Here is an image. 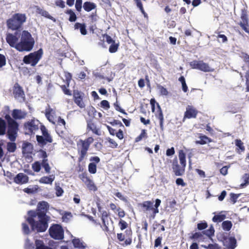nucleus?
<instances>
[{
  "label": "nucleus",
  "instance_id": "nucleus-1",
  "mask_svg": "<svg viewBox=\"0 0 249 249\" xmlns=\"http://www.w3.org/2000/svg\"><path fill=\"white\" fill-rule=\"evenodd\" d=\"M49 208L48 203L42 201L39 202L36 211L30 210L28 212V217L26 221L30 225L32 231L43 232L46 231L49 219L46 213Z\"/></svg>",
  "mask_w": 249,
  "mask_h": 249
},
{
  "label": "nucleus",
  "instance_id": "nucleus-2",
  "mask_svg": "<svg viewBox=\"0 0 249 249\" xmlns=\"http://www.w3.org/2000/svg\"><path fill=\"white\" fill-rule=\"evenodd\" d=\"M6 41L10 47L20 52H30L35 43L34 37L26 30H23L21 32H15L14 34H7Z\"/></svg>",
  "mask_w": 249,
  "mask_h": 249
},
{
  "label": "nucleus",
  "instance_id": "nucleus-3",
  "mask_svg": "<svg viewBox=\"0 0 249 249\" xmlns=\"http://www.w3.org/2000/svg\"><path fill=\"white\" fill-rule=\"evenodd\" d=\"M27 17L25 14L15 13L6 20L7 27L12 31H20Z\"/></svg>",
  "mask_w": 249,
  "mask_h": 249
},
{
  "label": "nucleus",
  "instance_id": "nucleus-4",
  "mask_svg": "<svg viewBox=\"0 0 249 249\" xmlns=\"http://www.w3.org/2000/svg\"><path fill=\"white\" fill-rule=\"evenodd\" d=\"M178 158L180 165L178 164V159L176 158L173 160L172 169L176 176H181L185 172L186 165V155L182 150L179 151Z\"/></svg>",
  "mask_w": 249,
  "mask_h": 249
},
{
  "label": "nucleus",
  "instance_id": "nucleus-5",
  "mask_svg": "<svg viewBox=\"0 0 249 249\" xmlns=\"http://www.w3.org/2000/svg\"><path fill=\"white\" fill-rule=\"evenodd\" d=\"M160 203L161 200L157 198L155 200V204L154 206L153 202L149 200L145 201L142 203L139 204V205L144 213H147L148 211H151L152 213L150 215V218L154 219L156 214L159 212L158 207L160 206Z\"/></svg>",
  "mask_w": 249,
  "mask_h": 249
},
{
  "label": "nucleus",
  "instance_id": "nucleus-6",
  "mask_svg": "<svg viewBox=\"0 0 249 249\" xmlns=\"http://www.w3.org/2000/svg\"><path fill=\"white\" fill-rule=\"evenodd\" d=\"M8 123L7 135L8 139L12 142L16 141L18 130V124L9 115L5 116Z\"/></svg>",
  "mask_w": 249,
  "mask_h": 249
},
{
  "label": "nucleus",
  "instance_id": "nucleus-7",
  "mask_svg": "<svg viewBox=\"0 0 249 249\" xmlns=\"http://www.w3.org/2000/svg\"><path fill=\"white\" fill-rule=\"evenodd\" d=\"M218 240L222 242L227 249H234L237 246L236 239L234 237H229V233L223 232L218 235Z\"/></svg>",
  "mask_w": 249,
  "mask_h": 249
},
{
  "label": "nucleus",
  "instance_id": "nucleus-8",
  "mask_svg": "<svg viewBox=\"0 0 249 249\" xmlns=\"http://www.w3.org/2000/svg\"><path fill=\"white\" fill-rule=\"evenodd\" d=\"M42 54V50L40 49L37 51L24 56L23 61L26 64H30L32 66H35L41 59Z\"/></svg>",
  "mask_w": 249,
  "mask_h": 249
},
{
  "label": "nucleus",
  "instance_id": "nucleus-9",
  "mask_svg": "<svg viewBox=\"0 0 249 249\" xmlns=\"http://www.w3.org/2000/svg\"><path fill=\"white\" fill-rule=\"evenodd\" d=\"M39 121L33 118L25 122L23 125V129L26 135H32L39 129Z\"/></svg>",
  "mask_w": 249,
  "mask_h": 249
},
{
  "label": "nucleus",
  "instance_id": "nucleus-10",
  "mask_svg": "<svg viewBox=\"0 0 249 249\" xmlns=\"http://www.w3.org/2000/svg\"><path fill=\"white\" fill-rule=\"evenodd\" d=\"M189 65L191 68L197 69L204 72L214 71V69L212 68L208 63L204 62L202 60H193L190 62Z\"/></svg>",
  "mask_w": 249,
  "mask_h": 249
},
{
  "label": "nucleus",
  "instance_id": "nucleus-11",
  "mask_svg": "<svg viewBox=\"0 0 249 249\" xmlns=\"http://www.w3.org/2000/svg\"><path fill=\"white\" fill-rule=\"evenodd\" d=\"M51 237L55 240H62L64 238V231L62 226L58 224H53L49 229Z\"/></svg>",
  "mask_w": 249,
  "mask_h": 249
},
{
  "label": "nucleus",
  "instance_id": "nucleus-12",
  "mask_svg": "<svg viewBox=\"0 0 249 249\" xmlns=\"http://www.w3.org/2000/svg\"><path fill=\"white\" fill-rule=\"evenodd\" d=\"M97 206L98 211L101 212V218L104 227L103 230L105 231L108 232L109 231L108 228L109 220H111L110 217V213L106 210L101 211V207L100 206L99 204H98Z\"/></svg>",
  "mask_w": 249,
  "mask_h": 249
},
{
  "label": "nucleus",
  "instance_id": "nucleus-13",
  "mask_svg": "<svg viewBox=\"0 0 249 249\" xmlns=\"http://www.w3.org/2000/svg\"><path fill=\"white\" fill-rule=\"evenodd\" d=\"M79 178L85 184L89 190L93 191L97 190V187L93 181L89 178L86 172L80 174Z\"/></svg>",
  "mask_w": 249,
  "mask_h": 249
},
{
  "label": "nucleus",
  "instance_id": "nucleus-14",
  "mask_svg": "<svg viewBox=\"0 0 249 249\" xmlns=\"http://www.w3.org/2000/svg\"><path fill=\"white\" fill-rule=\"evenodd\" d=\"M13 93L14 97L20 102H23L25 101L26 98L24 90L18 83H15L13 87Z\"/></svg>",
  "mask_w": 249,
  "mask_h": 249
},
{
  "label": "nucleus",
  "instance_id": "nucleus-15",
  "mask_svg": "<svg viewBox=\"0 0 249 249\" xmlns=\"http://www.w3.org/2000/svg\"><path fill=\"white\" fill-rule=\"evenodd\" d=\"M84 93L77 90H74L73 92V100L75 104L81 108L85 107V104L83 101Z\"/></svg>",
  "mask_w": 249,
  "mask_h": 249
},
{
  "label": "nucleus",
  "instance_id": "nucleus-16",
  "mask_svg": "<svg viewBox=\"0 0 249 249\" xmlns=\"http://www.w3.org/2000/svg\"><path fill=\"white\" fill-rule=\"evenodd\" d=\"M91 161L88 165V171L89 173L94 174L97 172V165L100 161V159L98 156L91 157L89 159Z\"/></svg>",
  "mask_w": 249,
  "mask_h": 249
},
{
  "label": "nucleus",
  "instance_id": "nucleus-17",
  "mask_svg": "<svg viewBox=\"0 0 249 249\" xmlns=\"http://www.w3.org/2000/svg\"><path fill=\"white\" fill-rule=\"evenodd\" d=\"M87 131H91L92 133L97 136H100L101 135L100 128L98 127L97 124L91 120L87 121Z\"/></svg>",
  "mask_w": 249,
  "mask_h": 249
},
{
  "label": "nucleus",
  "instance_id": "nucleus-18",
  "mask_svg": "<svg viewBox=\"0 0 249 249\" xmlns=\"http://www.w3.org/2000/svg\"><path fill=\"white\" fill-rule=\"evenodd\" d=\"M89 147V145L85 141L81 140V149L80 151H78L79 157L78 159V161L79 162H81L83 160L87 154Z\"/></svg>",
  "mask_w": 249,
  "mask_h": 249
},
{
  "label": "nucleus",
  "instance_id": "nucleus-19",
  "mask_svg": "<svg viewBox=\"0 0 249 249\" xmlns=\"http://www.w3.org/2000/svg\"><path fill=\"white\" fill-rule=\"evenodd\" d=\"M241 18L242 21L239 23V25L245 32L249 34V19L247 14L246 13H242Z\"/></svg>",
  "mask_w": 249,
  "mask_h": 249
},
{
  "label": "nucleus",
  "instance_id": "nucleus-20",
  "mask_svg": "<svg viewBox=\"0 0 249 249\" xmlns=\"http://www.w3.org/2000/svg\"><path fill=\"white\" fill-rule=\"evenodd\" d=\"M198 114V111L193 107L188 106L184 113V119L196 118Z\"/></svg>",
  "mask_w": 249,
  "mask_h": 249
},
{
  "label": "nucleus",
  "instance_id": "nucleus-21",
  "mask_svg": "<svg viewBox=\"0 0 249 249\" xmlns=\"http://www.w3.org/2000/svg\"><path fill=\"white\" fill-rule=\"evenodd\" d=\"M14 181L17 184H25L28 182L29 177L26 175L20 173L14 178Z\"/></svg>",
  "mask_w": 249,
  "mask_h": 249
},
{
  "label": "nucleus",
  "instance_id": "nucleus-22",
  "mask_svg": "<svg viewBox=\"0 0 249 249\" xmlns=\"http://www.w3.org/2000/svg\"><path fill=\"white\" fill-rule=\"evenodd\" d=\"M33 145L29 142H25L22 145V153L24 156H28L33 153Z\"/></svg>",
  "mask_w": 249,
  "mask_h": 249
},
{
  "label": "nucleus",
  "instance_id": "nucleus-23",
  "mask_svg": "<svg viewBox=\"0 0 249 249\" xmlns=\"http://www.w3.org/2000/svg\"><path fill=\"white\" fill-rule=\"evenodd\" d=\"M197 135L198 138L200 140L196 141L195 143L196 144L204 145L207 143L213 142V140L212 139L202 133H198Z\"/></svg>",
  "mask_w": 249,
  "mask_h": 249
},
{
  "label": "nucleus",
  "instance_id": "nucleus-24",
  "mask_svg": "<svg viewBox=\"0 0 249 249\" xmlns=\"http://www.w3.org/2000/svg\"><path fill=\"white\" fill-rule=\"evenodd\" d=\"M12 115L15 120L21 119L26 117L27 113L19 109H15L12 111Z\"/></svg>",
  "mask_w": 249,
  "mask_h": 249
},
{
  "label": "nucleus",
  "instance_id": "nucleus-25",
  "mask_svg": "<svg viewBox=\"0 0 249 249\" xmlns=\"http://www.w3.org/2000/svg\"><path fill=\"white\" fill-rule=\"evenodd\" d=\"M96 4L95 3L88 1H85L83 5V9L87 12L96 9Z\"/></svg>",
  "mask_w": 249,
  "mask_h": 249
},
{
  "label": "nucleus",
  "instance_id": "nucleus-26",
  "mask_svg": "<svg viewBox=\"0 0 249 249\" xmlns=\"http://www.w3.org/2000/svg\"><path fill=\"white\" fill-rule=\"evenodd\" d=\"M234 142L236 146L235 151L237 153L240 154L245 151V147L244 145V143L240 139H236Z\"/></svg>",
  "mask_w": 249,
  "mask_h": 249
},
{
  "label": "nucleus",
  "instance_id": "nucleus-27",
  "mask_svg": "<svg viewBox=\"0 0 249 249\" xmlns=\"http://www.w3.org/2000/svg\"><path fill=\"white\" fill-rule=\"evenodd\" d=\"M42 133V136L45 138L46 141L49 143H51L53 142V139L51 135L48 132L47 129L44 125H41L40 127Z\"/></svg>",
  "mask_w": 249,
  "mask_h": 249
},
{
  "label": "nucleus",
  "instance_id": "nucleus-28",
  "mask_svg": "<svg viewBox=\"0 0 249 249\" xmlns=\"http://www.w3.org/2000/svg\"><path fill=\"white\" fill-rule=\"evenodd\" d=\"M55 177L53 175H50L49 176H44L41 178L39 182L42 184H52L54 180Z\"/></svg>",
  "mask_w": 249,
  "mask_h": 249
},
{
  "label": "nucleus",
  "instance_id": "nucleus-29",
  "mask_svg": "<svg viewBox=\"0 0 249 249\" xmlns=\"http://www.w3.org/2000/svg\"><path fill=\"white\" fill-rule=\"evenodd\" d=\"M158 107L159 108V113L158 115L157 116V117L160 121V128L161 130L163 131L164 129L163 127V122H164V118H163V115L162 112V110L161 109V108L158 103H156Z\"/></svg>",
  "mask_w": 249,
  "mask_h": 249
},
{
  "label": "nucleus",
  "instance_id": "nucleus-30",
  "mask_svg": "<svg viewBox=\"0 0 249 249\" xmlns=\"http://www.w3.org/2000/svg\"><path fill=\"white\" fill-rule=\"evenodd\" d=\"M74 28L75 30L79 29L81 34L83 35H86L87 34L86 26L85 23L76 22L74 25Z\"/></svg>",
  "mask_w": 249,
  "mask_h": 249
},
{
  "label": "nucleus",
  "instance_id": "nucleus-31",
  "mask_svg": "<svg viewBox=\"0 0 249 249\" xmlns=\"http://www.w3.org/2000/svg\"><path fill=\"white\" fill-rule=\"evenodd\" d=\"M36 12L37 13L39 14L40 15H41V16H42L46 18H48L50 19H51V20H53V21H55V19L54 18H53L52 16H51L49 14V13H48V12H47V11L44 10L39 7L37 8Z\"/></svg>",
  "mask_w": 249,
  "mask_h": 249
},
{
  "label": "nucleus",
  "instance_id": "nucleus-32",
  "mask_svg": "<svg viewBox=\"0 0 249 249\" xmlns=\"http://www.w3.org/2000/svg\"><path fill=\"white\" fill-rule=\"evenodd\" d=\"M223 212H221L219 214L215 215L212 218V220L215 223H219L223 221L226 217L225 214L222 213Z\"/></svg>",
  "mask_w": 249,
  "mask_h": 249
},
{
  "label": "nucleus",
  "instance_id": "nucleus-33",
  "mask_svg": "<svg viewBox=\"0 0 249 249\" xmlns=\"http://www.w3.org/2000/svg\"><path fill=\"white\" fill-rule=\"evenodd\" d=\"M36 249H53V248L44 245V242L41 240L35 241Z\"/></svg>",
  "mask_w": 249,
  "mask_h": 249
},
{
  "label": "nucleus",
  "instance_id": "nucleus-34",
  "mask_svg": "<svg viewBox=\"0 0 249 249\" xmlns=\"http://www.w3.org/2000/svg\"><path fill=\"white\" fill-rule=\"evenodd\" d=\"M125 233L126 235L127 236H128V238H127L124 241V244L123 245L124 246V245H125V246L129 245L132 243L131 236L132 234V231L131 229L130 228L129 229H127L126 230H125Z\"/></svg>",
  "mask_w": 249,
  "mask_h": 249
},
{
  "label": "nucleus",
  "instance_id": "nucleus-35",
  "mask_svg": "<svg viewBox=\"0 0 249 249\" xmlns=\"http://www.w3.org/2000/svg\"><path fill=\"white\" fill-rule=\"evenodd\" d=\"M65 13L66 14H68L70 15V17L69 18V20L70 22H75L77 19V17L75 13L71 10L68 9L66 12Z\"/></svg>",
  "mask_w": 249,
  "mask_h": 249
},
{
  "label": "nucleus",
  "instance_id": "nucleus-36",
  "mask_svg": "<svg viewBox=\"0 0 249 249\" xmlns=\"http://www.w3.org/2000/svg\"><path fill=\"white\" fill-rule=\"evenodd\" d=\"M232 226V224L231 221H224L222 223V228L225 231H229Z\"/></svg>",
  "mask_w": 249,
  "mask_h": 249
},
{
  "label": "nucleus",
  "instance_id": "nucleus-37",
  "mask_svg": "<svg viewBox=\"0 0 249 249\" xmlns=\"http://www.w3.org/2000/svg\"><path fill=\"white\" fill-rule=\"evenodd\" d=\"M6 124L4 120L0 118V136L5 134Z\"/></svg>",
  "mask_w": 249,
  "mask_h": 249
},
{
  "label": "nucleus",
  "instance_id": "nucleus-38",
  "mask_svg": "<svg viewBox=\"0 0 249 249\" xmlns=\"http://www.w3.org/2000/svg\"><path fill=\"white\" fill-rule=\"evenodd\" d=\"M89 18L91 24H95L99 18L96 10L94 12H92L90 14L89 16Z\"/></svg>",
  "mask_w": 249,
  "mask_h": 249
},
{
  "label": "nucleus",
  "instance_id": "nucleus-39",
  "mask_svg": "<svg viewBox=\"0 0 249 249\" xmlns=\"http://www.w3.org/2000/svg\"><path fill=\"white\" fill-rule=\"evenodd\" d=\"M41 165L44 168L46 173H50L51 167L48 162V159H43L41 162Z\"/></svg>",
  "mask_w": 249,
  "mask_h": 249
},
{
  "label": "nucleus",
  "instance_id": "nucleus-40",
  "mask_svg": "<svg viewBox=\"0 0 249 249\" xmlns=\"http://www.w3.org/2000/svg\"><path fill=\"white\" fill-rule=\"evenodd\" d=\"M72 243L74 247L76 248L84 249L85 247L83 245V243L80 241L78 238H75L72 240Z\"/></svg>",
  "mask_w": 249,
  "mask_h": 249
},
{
  "label": "nucleus",
  "instance_id": "nucleus-41",
  "mask_svg": "<svg viewBox=\"0 0 249 249\" xmlns=\"http://www.w3.org/2000/svg\"><path fill=\"white\" fill-rule=\"evenodd\" d=\"M41 163L36 161L33 163L32 165L33 170L36 172H39L41 170Z\"/></svg>",
  "mask_w": 249,
  "mask_h": 249
},
{
  "label": "nucleus",
  "instance_id": "nucleus-42",
  "mask_svg": "<svg viewBox=\"0 0 249 249\" xmlns=\"http://www.w3.org/2000/svg\"><path fill=\"white\" fill-rule=\"evenodd\" d=\"M147 134L146 132V130L145 129H143L142 130L141 134L135 138V142H138L141 141L143 138H147Z\"/></svg>",
  "mask_w": 249,
  "mask_h": 249
},
{
  "label": "nucleus",
  "instance_id": "nucleus-43",
  "mask_svg": "<svg viewBox=\"0 0 249 249\" xmlns=\"http://www.w3.org/2000/svg\"><path fill=\"white\" fill-rule=\"evenodd\" d=\"M16 144L15 142H8L7 144V150L10 152H14L16 150Z\"/></svg>",
  "mask_w": 249,
  "mask_h": 249
},
{
  "label": "nucleus",
  "instance_id": "nucleus-44",
  "mask_svg": "<svg viewBox=\"0 0 249 249\" xmlns=\"http://www.w3.org/2000/svg\"><path fill=\"white\" fill-rule=\"evenodd\" d=\"M119 46V43H113L109 47V52L110 53H114L116 52Z\"/></svg>",
  "mask_w": 249,
  "mask_h": 249
},
{
  "label": "nucleus",
  "instance_id": "nucleus-45",
  "mask_svg": "<svg viewBox=\"0 0 249 249\" xmlns=\"http://www.w3.org/2000/svg\"><path fill=\"white\" fill-rule=\"evenodd\" d=\"M158 89L159 90V91L161 95H167L168 94V91L167 89L164 88L163 86L158 85H157Z\"/></svg>",
  "mask_w": 249,
  "mask_h": 249
},
{
  "label": "nucleus",
  "instance_id": "nucleus-46",
  "mask_svg": "<svg viewBox=\"0 0 249 249\" xmlns=\"http://www.w3.org/2000/svg\"><path fill=\"white\" fill-rule=\"evenodd\" d=\"M75 7L78 12H81L82 8V0H76Z\"/></svg>",
  "mask_w": 249,
  "mask_h": 249
},
{
  "label": "nucleus",
  "instance_id": "nucleus-47",
  "mask_svg": "<svg viewBox=\"0 0 249 249\" xmlns=\"http://www.w3.org/2000/svg\"><path fill=\"white\" fill-rule=\"evenodd\" d=\"M118 225L122 231L124 230L128 227L127 222L122 219H120L118 223Z\"/></svg>",
  "mask_w": 249,
  "mask_h": 249
},
{
  "label": "nucleus",
  "instance_id": "nucleus-48",
  "mask_svg": "<svg viewBox=\"0 0 249 249\" xmlns=\"http://www.w3.org/2000/svg\"><path fill=\"white\" fill-rule=\"evenodd\" d=\"M106 139L109 143V147L112 148H116L117 147L118 143L115 141V140L110 138H107Z\"/></svg>",
  "mask_w": 249,
  "mask_h": 249
},
{
  "label": "nucleus",
  "instance_id": "nucleus-49",
  "mask_svg": "<svg viewBox=\"0 0 249 249\" xmlns=\"http://www.w3.org/2000/svg\"><path fill=\"white\" fill-rule=\"evenodd\" d=\"M36 138L38 143L40 144H41L42 145H46L48 142L45 138H44V137L42 136L37 135Z\"/></svg>",
  "mask_w": 249,
  "mask_h": 249
},
{
  "label": "nucleus",
  "instance_id": "nucleus-50",
  "mask_svg": "<svg viewBox=\"0 0 249 249\" xmlns=\"http://www.w3.org/2000/svg\"><path fill=\"white\" fill-rule=\"evenodd\" d=\"M230 195V200L232 204H234L236 202L238 198L240 196V194H236L233 193H231Z\"/></svg>",
  "mask_w": 249,
  "mask_h": 249
},
{
  "label": "nucleus",
  "instance_id": "nucleus-51",
  "mask_svg": "<svg viewBox=\"0 0 249 249\" xmlns=\"http://www.w3.org/2000/svg\"><path fill=\"white\" fill-rule=\"evenodd\" d=\"M203 232H196L195 233L193 234L190 237L191 239H201L203 238Z\"/></svg>",
  "mask_w": 249,
  "mask_h": 249
},
{
  "label": "nucleus",
  "instance_id": "nucleus-52",
  "mask_svg": "<svg viewBox=\"0 0 249 249\" xmlns=\"http://www.w3.org/2000/svg\"><path fill=\"white\" fill-rule=\"evenodd\" d=\"M64 73L66 79V83L67 85V87H69L70 83L72 78V75L71 73L69 72H65Z\"/></svg>",
  "mask_w": 249,
  "mask_h": 249
},
{
  "label": "nucleus",
  "instance_id": "nucleus-53",
  "mask_svg": "<svg viewBox=\"0 0 249 249\" xmlns=\"http://www.w3.org/2000/svg\"><path fill=\"white\" fill-rule=\"evenodd\" d=\"M204 234H205L208 237H211L214 234V230L213 227H211L208 230L202 231Z\"/></svg>",
  "mask_w": 249,
  "mask_h": 249
},
{
  "label": "nucleus",
  "instance_id": "nucleus-54",
  "mask_svg": "<svg viewBox=\"0 0 249 249\" xmlns=\"http://www.w3.org/2000/svg\"><path fill=\"white\" fill-rule=\"evenodd\" d=\"M68 87H67V85L66 86L65 85L60 86L61 89L65 94L71 96L72 94L71 92L69 89L67 88Z\"/></svg>",
  "mask_w": 249,
  "mask_h": 249
},
{
  "label": "nucleus",
  "instance_id": "nucleus-55",
  "mask_svg": "<svg viewBox=\"0 0 249 249\" xmlns=\"http://www.w3.org/2000/svg\"><path fill=\"white\" fill-rule=\"evenodd\" d=\"M55 189L56 191L55 194L57 196H60L62 195L64 193V191L62 188L59 185H55Z\"/></svg>",
  "mask_w": 249,
  "mask_h": 249
},
{
  "label": "nucleus",
  "instance_id": "nucleus-56",
  "mask_svg": "<svg viewBox=\"0 0 249 249\" xmlns=\"http://www.w3.org/2000/svg\"><path fill=\"white\" fill-rule=\"evenodd\" d=\"M242 178L244 181V183L243 184H241V186L242 187H243L244 186L246 185V184H249V174H248V173L245 174L243 175Z\"/></svg>",
  "mask_w": 249,
  "mask_h": 249
},
{
  "label": "nucleus",
  "instance_id": "nucleus-57",
  "mask_svg": "<svg viewBox=\"0 0 249 249\" xmlns=\"http://www.w3.org/2000/svg\"><path fill=\"white\" fill-rule=\"evenodd\" d=\"M103 37H104V39H106V42L108 43V44H112L113 43H115V40H113L111 37L109 36L107 34H104L103 35Z\"/></svg>",
  "mask_w": 249,
  "mask_h": 249
},
{
  "label": "nucleus",
  "instance_id": "nucleus-58",
  "mask_svg": "<svg viewBox=\"0 0 249 249\" xmlns=\"http://www.w3.org/2000/svg\"><path fill=\"white\" fill-rule=\"evenodd\" d=\"M207 227L208 224L205 221L198 223L197 225V228L199 230H204L206 229Z\"/></svg>",
  "mask_w": 249,
  "mask_h": 249
},
{
  "label": "nucleus",
  "instance_id": "nucleus-59",
  "mask_svg": "<svg viewBox=\"0 0 249 249\" xmlns=\"http://www.w3.org/2000/svg\"><path fill=\"white\" fill-rule=\"evenodd\" d=\"M206 249H221V248L216 244H209L208 246H203Z\"/></svg>",
  "mask_w": 249,
  "mask_h": 249
},
{
  "label": "nucleus",
  "instance_id": "nucleus-60",
  "mask_svg": "<svg viewBox=\"0 0 249 249\" xmlns=\"http://www.w3.org/2000/svg\"><path fill=\"white\" fill-rule=\"evenodd\" d=\"M114 195L117 197L118 198H119L120 200L123 201L124 202H127V198L125 196H124L122 194V193H120V192H117L116 193L114 194Z\"/></svg>",
  "mask_w": 249,
  "mask_h": 249
},
{
  "label": "nucleus",
  "instance_id": "nucleus-61",
  "mask_svg": "<svg viewBox=\"0 0 249 249\" xmlns=\"http://www.w3.org/2000/svg\"><path fill=\"white\" fill-rule=\"evenodd\" d=\"M241 58L243 59L244 61L246 63H248V64H249V55L248 54H247V53H241Z\"/></svg>",
  "mask_w": 249,
  "mask_h": 249
},
{
  "label": "nucleus",
  "instance_id": "nucleus-62",
  "mask_svg": "<svg viewBox=\"0 0 249 249\" xmlns=\"http://www.w3.org/2000/svg\"><path fill=\"white\" fill-rule=\"evenodd\" d=\"M117 211L118 212V216H119V218L121 219L122 218L124 217L125 215V213L124 210L121 209L120 207H118L117 209Z\"/></svg>",
  "mask_w": 249,
  "mask_h": 249
},
{
  "label": "nucleus",
  "instance_id": "nucleus-63",
  "mask_svg": "<svg viewBox=\"0 0 249 249\" xmlns=\"http://www.w3.org/2000/svg\"><path fill=\"white\" fill-rule=\"evenodd\" d=\"M101 107L103 108L108 109L110 107L109 102L107 100H103L101 102Z\"/></svg>",
  "mask_w": 249,
  "mask_h": 249
},
{
  "label": "nucleus",
  "instance_id": "nucleus-64",
  "mask_svg": "<svg viewBox=\"0 0 249 249\" xmlns=\"http://www.w3.org/2000/svg\"><path fill=\"white\" fill-rule=\"evenodd\" d=\"M55 4L57 6L61 8H64L65 7V2L62 0H56L55 1Z\"/></svg>",
  "mask_w": 249,
  "mask_h": 249
}]
</instances>
